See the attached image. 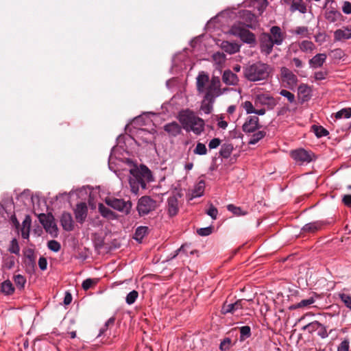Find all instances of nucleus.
Masks as SVG:
<instances>
[{
	"mask_svg": "<svg viewBox=\"0 0 351 351\" xmlns=\"http://www.w3.org/2000/svg\"><path fill=\"white\" fill-rule=\"evenodd\" d=\"M222 80L227 85L235 86L239 82V77L230 70H226L223 71Z\"/></svg>",
	"mask_w": 351,
	"mask_h": 351,
	"instance_id": "nucleus-21",
	"label": "nucleus"
},
{
	"mask_svg": "<svg viewBox=\"0 0 351 351\" xmlns=\"http://www.w3.org/2000/svg\"><path fill=\"white\" fill-rule=\"evenodd\" d=\"M239 17L241 20L239 23H242L244 27L247 28H254L256 27L257 23L256 16L251 11L247 10H241L239 12Z\"/></svg>",
	"mask_w": 351,
	"mask_h": 351,
	"instance_id": "nucleus-11",
	"label": "nucleus"
},
{
	"mask_svg": "<svg viewBox=\"0 0 351 351\" xmlns=\"http://www.w3.org/2000/svg\"><path fill=\"white\" fill-rule=\"evenodd\" d=\"M1 291L5 295H11L14 291L12 283L10 280H5L1 284Z\"/></svg>",
	"mask_w": 351,
	"mask_h": 351,
	"instance_id": "nucleus-34",
	"label": "nucleus"
},
{
	"mask_svg": "<svg viewBox=\"0 0 351 351\" xmlns=\"http://www.w3.org/2000/svg\"><path fill=\"white\" fill-rule=\"evenodd\" d=\"M320 327V323L317 321L311 322L302 327L303 330H307L309 333H313L315 330H318Z\"/></svg>",
	"mask_w": 351,
	"mask_h": 351,
	"instance_id": "nucleus-41",
	"label": "nucleus"
},
{
	"mask_svg": "<svg viewBox=\"0 0 351 351\" xmlns=\"http://www.w3.org/2000/svg\"><path fill=\"white\" fill-rule=\"evenodd\" d=\"M99 210L101 215L104 217L110 218L113 215V213L101 204L99 205Z\"/></svg>",
	"mask_w": 351,
	"mask_h": 351,
	"instance_id": "nucleus-49",
	"label": "nucleus"
},
{
	"mask_svg": "<svg viewBox=\"0 0 351 351\" xmlns=\"http://www.w3.org/2000/svg\"><path fill=\"white\" fill-rule=\"evenodd\" d=\"M269 37L271 39L274 43L276 45H280L285 40V34L282 32L280 27L278 26H273L270 29Z\"/></svg>",
	"mask_w": 351,
	"mask_h": 351,
	"instance_id": "nucleus-18",
	"label": "nucleus"
},
{
	"mask_svg": "<svg viewBox=\"0 0 351 351\" xmlns=\"http://www.w3.org/2000/svg\"><path fill=\"white\" fill-rule=\"evenodd\" d=\"M280 76L282 82L287 84L289 88L295 87L298 84L297 76L288 68L282 66L280 69Z\"/></svg>",
	"mask_w": 351,
	"mask_h": 351,
	"instance_id": "nucleus-12",
	"label": "nucleus"
},
{
	"mask_svg": "<svg viewBox=\"0 0 351 351\" xmlns=\"http://www.w3.org/2000/svg\"><path fill=\"white\" fill-rule=\"evenodd\" d=\"M221 47L229 54H233L239 51V46L237 44L228 41H223L221 44Z\"/></svg>",
	"mask_w": 351,
	"mask_h": 351,
	"instance_id": "nucleus-30",
	"label": "nucleus"
},
{
	"mask_svg": "<svg viewBox=\"0 0 351 351\" xmlns=\"http://www.w3.org/2000/svg\"><path fill=\"white\" fill-rule=\"evenodd\" d=\"M266 135V132L264 131H258L257 132H255L252 134L251 136L248 143L250 145H255L260 140L263 138Z\"/></svg>",
	"mask_w": 351,
	"mask_h": 351,
	"instance_id": "nucleus-37",
	"label": "nucleus"
},
{
	"mask_svg": "<svg viewBox=\"0 0 351 351\" xmlns=\"http://www.w3.org/2000/svg\"><path fill=\"white\" fill-rule=\"evenodd\" d=\"M197 232L200 236H203V237L208 236L212 233V228L211 227L202 228L198 229Z\"/></svg>",
	"mask_w": 351,
	"mask_h": 351,
	"instance_id": "nucleus-58",
	"label": "nucleus"
},
{
	"mask_svg": "<svg viewBox=\"0 0 351 351\" xmlns=\"http://www.w3.org/2000/svg\"><path fill=\"white\" fill-rule=\"evenodd\" d=\"M25 265L26 270L32 271L36 267V257L34 252L32 250H29L25 254Z\"/></svg>",
	"mask_w": 351,
	"mask_h": 351,
	"instance_id": "nucleus-22",
	"label": "nucleus"
},
{
	"mask_svg": "<svg viewBox=\"0 0 351 351\" xmlns=\"http://www.w3.org/2000/svg\"><path fill=\"white\" fill-rule=\"evenodd\" d=\"M276 104L277 101L275 98L268 94H258L254 97V105L256 106H266L268 109L271 110Z\"/></svg>",
	"mask_w": 351,
	"mask_h": 351,
	"instance_id": "nucleus-9",
	"label": "nucleus"
},
{
	"mask_svg": "<svg viewBox=\"0 0 351 351\" xmlns=\"http://www.w3.org/2000/svg\"><path fill=\"white\" fill-rule=\"evenodd\" d=\"M181 197L179 193L170 195L167 201V210L170 217L176 216L179 211L180 203L178 199Z\"/></svg>",
	"mask_w": 351,
	"mask_h": 351,
	"instance_id": "nucleus-13",
	"label": "nucleus"
},
{
	"mask_svg": "<svg viewBox=\"0 0 351 351\" xmlns=\"http://www.w3.org/2000/svg\"><path fill=\"white\" fill-rule=\"evenodd\" d=\"M342 11L344 14H351V3L349 1H344L342 6Z\"/></svg>",
	"mask_w": 351,
	"mask_h": 351,
	"instance_id": "nucleus-64",
	"label": "nucleus"
},
{
	"mask_svg": "<svg viewBox=\"0 0 351 351\" xmlns=\"http://www.w3.org/2000/svg\"><path fill=\"white\" fill-rule=\"evenodd\" d=\"M97 282V279L88 278L83 281L82 287L84 290L86 291L89 289L91 287L96 285Z\"/></svg>",
	"mask_w": 351,
	"mask_h": 351,
	"instance_id": "nucleus-52",
	"label": "nucleus"
},
{
	"mask_svg": "<svg viewBox=\"0 0 351 351\" xmlns=\"http://www.w3.org/2000/svg\"><path fill=\"white\" fill-rule=\"evenodd\" d=\"M291 33L293 35L299 36L300 38H309V30L306 26H298L291 30Z\"/></svg>",
	"mask_w": 351,
	"mask_h": 351,
	"instance_id": "nucleus-32",
	"label": "nucleus"
},
{
	"mask_svg": "<svg viewBox=\"0 0 351 351\" xmlns=\"http://www.w3.org/2000/svg\"><path fill=\"white\" fill-rule=\"evenodd\" d=\"M317 335L319 336L322 339H325L328 337V333L326 330V326L320 323V327H319L317 330Z\"/></svg>",
	"mask_w": 351,
	"mask_h": 351,
	"instance_id": "nucleus-57",
	"label": "nucleus"
},
{
	"mask_svg": "<svg viewBox=\"0 0 351 351\" xmlns=\"http://www.w3.org/2000/svg\"><path fill=\"white\" fill-rule=\"evenodd\" d=\"M339 297L344 305L351 310V295L343 293H339Z\"/></svg>",
	"mask_w": 351,
	"mask_h": 351,
	"instance_id": "nucleus-47",
	"label": "nucleus"
},
{
	"mask_svg": "<svg viewBox=\"0 0 351 351\" xmlns=\"http://www.w3.org/2000/svg\"><path fill=\"white\" fill-rule=\"evenodd\" d=\"M9 251L14 254H19L20 247L16 239H14L11 241L10 245L9 247Z\"/></svg>",
	"mask_w": 351,
	"mask_h": 351,
	"instance_id": "nucleus-50",
	"label": "nucleus"
},
{
	"mask_svg": "<svg viewBox=\"0 0 351 351\" xmlns=\"http://www.w3.org/2000/svg\"><path fill=\"white\" fill-rule=\"evenodd\" d=\"M38 218L47 232L51 234L57 232L58 228L54 222L53 217L51 215L40 214Z\"/></svg>",
	"mask_w": 351,
	"mask_h": 351,
	"instance_id": "nucleus-14",
	"label": "nucleus"
},
{
	"mask_svg": "<svg viewBox=\"0 0 351 351\" xmlns=\"http://www.w3.org/2000/svg\"><path fill=\"white\" fill-rule=\"evenodd\" d=\"M206 214L208 215L213 219H216L218 210L215 206L211 205L206 211Z\"/></svg>",
	"mask_w": 351,
	"mask_h": 351,
	"instance_id": "nucleus-59",
	"label": "nucleus"
},
{
	"mask_svg": "<svg viewBox=\"0 0 351 351\" xmlns=\"http://www.w3.org/2000/svg\"><path fill=\"white\" fill-rule=\"evenodd\" d=\"M313 154L311 152H308L304 149H298L291 152V156L292 158L300 164H303L304 162L308 163L310 162L313 158Z\"/></svg>",
	"mask_w": 351,
	"mask_h": 351,
	"instance_id": "nucleus-10",
	"label": "nucleus"
},
{
	"mask_svg": "<svg viewBox=\"0 0 351 351\" xmlns=\"http://www.w3.org/2000/svg\"><path fill=\"white\" fill-rule=\"evenodd\" d=\"M243 108L247 114H252L255 112V108L251 101H246L243 103Z\"/></svg>",
	"mask_w": 351,
	"mask_h": 351,
	"instance_id": "nucleus-56",
	"label": "nucleus"
},
{
	"mask_svg": "<svg viewBox=\"0 0 351 351\" xmlns=\"http://www.w3.org/2000/svg\"><path fill=\"white\" fill-rule=\"evenodd\" d=\"M60 223L62 228L67 232L74 229L75 222L71 213L64 212L60 217Z\"/></svg>",
	"mask_w": 351,
	"mask_h": 351,
	"instance_id": "nucleus-19",
	"label": "nucleus"
},
{
	"mask_svg": "<svg viewBox=\"0 0 351 351\" xmlns=\"http://www.w3.org/2000/svg\"><path fill=\"white\" fill-rule=\"evenodd\" d=\"M129 184L131 191L136 195L140 189H145L147 184L153 180L151 171L145 166H134L130 169Z\"/></svg>",
	"mask_w": 351,
	"mask_h": 351,
	"instance_id": "nucleus-2",
	"label": "nucleus"
},
{
	"mask_svg": "<svg viewBox=\"0 0 351 351\" xmlns=\"http://www.w3.org/2000/svg\"><path fill=\"white\" fill-rule=\"evenodd\" d=\"M233 149L234 147L232 143H223L221 147L219 154L223 158H228L230 156Z\"/></svg>",
	"mask_w": 351,
	"mask_h": 351,
	"instance_id": "nucleus-31",
	"label": "nucleus"
},
{
	"mask_svg": "<svg viewBox=\"0 0 351 351\" xmlns=\"http://www.w3.org/2000/svg\"><path fill=\"white\" fill-rule=\"evenodd\" d=\"M233 306L230 304L224 303L221 308V313L223 314L232 313Z\"/></svg>",
	"mask_w": 351,
	"mask_h": 351,
	"instance_id": "nucleus-62",
	"label": "nucleus"
},
{
	"mask_svg": "<svg viewBox=\"0 0 351 351\" xmlns=\"http://www.w3.org/2000/svg\"><path fill=\"white\" fill-rule=\"evenodd\" d=\"M148 228L146 226H139L136 228L134 239L138 241H141L147 234Z\"/></svg>",
	"mask_w": 351,
	"mask_h": 351,
	"instance_id": "nucleus-35",
	"label": "nucleus"
},
{
	"mask_svg": "<svg viewBox=\"0 0 351 351\" xmlns=\"http://www.w3.org/2000/svg\"><path fill=\"white\" fill-rule=\"evenodd\" d=\"M327 74L326 71H317L314 73V77L315 80H323L326 78Z\"/></svg>",
	"mask_w": 351,
	"mask_h": 351,
	"instance_id": "nucleus-63",
	"label": "nucleus"
},
{
	"mask_svg": "<svg viewBox=\"0 0 351 351\" xmlns=\"http://www.w3.org/2000/svg\"><path fill=\"white\" fill-rule=\"evenodd\" d=\"M14 282L17 288L20 290H22L25 287V285L26 283V278L24 276H22L21 274L14 275Z\"/></svg>",
	"mask_w": 351,
	"mask_h": 351,
	"instance_id": "nucleus-38",
	"label": "nucleus"
},
{
	"mask_svg": "<svg viewBox=\"0 0 351 351\" xmlns=\"http://www.w3.org/2000/svg\"><path fill=\"white\" fill-rule=\"evenodd\" d=\"M260 127L258 117L250 116L243 125V130L245 133H252L255 132Z\"/></svg>",
	"mask_w": 351,
	"mask_h": 351,
	"instance_id": "nucleus-16",
	"label": "nucleus"
},
{
	"mask_svg": "<svg viewBox=\"0 0 351 351\" xmlns=\"http://www.w3.org/2000/svg\"><path fill=\"white\" fill-rule=\"evenodd\" d=\"M274 45L270 37H269V34H264L262 36L261 40V49L262 52L267 55L269 54L272 51Z\"/></svg>",
	"mask_w": 351,
	"mask_h": 351,
	"instance_id": "nucleus-20",
	"label": "nucleus"
},
{
	"mask_svg": "<svg viewBox=\"0 0 351 351\" xmlns=\"http://www.w3.org/2000/svg\"><path fill=\"white\" fill-rule=\"evenodd\" d=\"M138 296V291L133 290L130 291L125 298V302L128 304H132L135 302Z\"/></svg>",
	"mask_w": 351,
	"mask_h": 351,
	"instance_id": "nucleus-48",
	"label": "nucleus"
},
{
	"mask_svg": "<svg viewBox=\"0 0 351 351\" xmlns=\"http://www.w3.org/2000/svg\"><path fill=\"white\" fill-rule=\"evenodd\" d=\"M351 117V108H343L335 113L336 119L346 118L348 119Z\"/></svg>",
	"mask_w": 351,
	"mask_h": 351,
	"instance_id": "nucleus-45",
	"label": "nucleus"
},
{
	"mask_svg": "<svg viewBox=\"0 0 351 351\" xmlns=\"http://www.w3.org/2000/svg\"><path fill=\"white\" fill-rule=\"evenodd\" d=\"M324 225V223L322 221L311 222L304 225L302 228V231L303 232L314 233L321 230Z\"/></svg>",
	"mask_w": 351,
	"mask_h": 351,
	"instance_id": "nucleus-25",
	"label": "nucleus"
},
{
	"mask_svg": "<svg viewBox=\"0 0 351 351\" xmlns=\"http://www.w3.org/2000/svg\"><path fill=\"white\" fill-rule=\"evenodd\" d=\"M247 28V27H244L242 23H235L230 27V33L239 37L245 43H253L255 42L254 34Z\"/></svg>",
	"mask_w": 351,
	"mask_h": 351,
	"instance_id": "nucleus-6",
	"label": "nucleus"
},
{
	"mask_svg": "<svg viewBox=\"0 0 351 351\" xmlns=\"http://www.w3.org/2000/svg\"><path fill=\"white\" fill-rule=\"evenodd\" d=\"M334 36L337 40L350 39L351 38V29L343 28L337 29L334 33Z\"/></svg>",
	"mask_w": 351,
	"mask_h": 351,
	"instance_id": "nucleus-27",
	"label": "nucleus"
},
{
	"mask_svg": "<svg viewBox=\"0 0 351 351\" xmlns=\"http://www.w3.org/2000/svg\"><path fill=\"white\" fill-rule=\"evenodd\" d=\"M231 339L229 337L225 338L220 343L219 348L222 351H226L230 348Z\"/></svg>",
	"mask_w": 351,
	"mask_h": 351,
	"instance_id": "nucleus-54",
	"label": "nucleus"
},
{
	"mask_svg": "<svg viewBox=\"0 0 351 351\" xmlns=\"http://www.w3.org/2000/svg\"><path fill=\"white\" fill-rule=\"evenodd\" d=\"M207 152L208 150L206 145L200 142H198L197 143L196 147L193 149L194 154L200 156L206 155L207 154Z\"/></svg>",
	"mask_w": 351,
	"mask_h": 351,
	"instance_id": "nucleus-42",
	"label": "nucleus"
},
{
	"mask_svg": "<svg viewBox=\"0 0 351 351\" xmlns=\"http://www.w3.org/2000/svg\"><path fill=\"white\" fill-rule=\"evenodd\" d=\"M221 144V140L218 138H213L208 143V147L210 149H215L218 147Z\"/></svg>",
	"mask_w": 351,
	"mask_h": 351,
	"instance_id": "nucleus-60",
	"label": "nucleus"
},
{
	"mask_svg": "<svg viewBox=\"0 0 351 351\" xmlns=\"http://www.w3.org/2000/svg\"><path fill=\"white\" fill-rule=\"evenodd\" d=\"M279 93L280 95L286 97L290 103H293L295 101V95L292 93L285 89H282Z\"/></svg>",
	"mask_w": 351,
	"mask_h": 351,
	"instance_id": "nucleus-53",
	"label": "nucleus"
},
{
	"mask_svg": "<svg viewBox=\"0 0 351 351\" xmlns=\"http://www.w3.org/2000/svg\"><path fill=\"white\" fill-rule=\"evenodd\" d=\"M337 351H350V342L348 339L341 341L337 348Z\"/></svg>",
	"mask_w": 351,
	"mask_h": 351,
	"instance_id": "nucleus-55",
	"label": "nucleus"
},
{
	"mask_svg": "<svg viewBox=\"0 0 351 351\" xmlns=\"http://www.w3.org/2000/svg\"><path fill=\"white\" fill-rule=\"evenodd\" d=\"M271 71V66L261 62L248 64L243 68L244 77L248 81L254 82L267 80Z\"/></svg>",
	"mask_w": 351,
	"mask_h": 351,
	"instance_id": "nucleus-4",
	"label": "nucleus"
},
{
	"mask_svg": "<svg viewBox=\"0 0 351 351\" xmlns=\"http://www.w3.org/2000/svg\"><path fill=\"white\" fill-rule=\"evenodd\" d=\"M315 302V299L311 297L308 299L302 300L300 302L295 303L289 307L291 310H295L298 308H304L313 304Z\"/></svg>",
	"mask_w": 351,
	"mask_h": 351,
	"instance_id": "nucleus-33",
	"label": "nucleus"
},
{
	"mask_svg": "<svg viewBox=\"0 0 351 351\" xmlns=\"http://www.w3.org/2000/svg\"><path fill=\"white\" fill-rule=\"evenodd\" d=\"M325 17L328 22L335 23L341 19V14L339 11L332 8L331 10L326 12Z\"/></svg>",
	"mask_w": 351,
	"mask_h": 351,
	"instance_id": "nucleus-29",
	"label": "nucleus"
},
{
	"mask_svg": "<svg viewBox=\"0 0 351 351\" xmlns=\"http://www.w3.org/2000/svg\"><path fill=\"white\" fill-rule=\"evenodd\" d=\"M282 5H289L291 12L299 11L300 13L306 12V6L302 0H281Z\"/></svg>",
	"mask_w": 351,
	"mask_h": 351,
	"instance_id": "nucleus-15",
	"label": "nucleus"
},
{
	"mask_svg": "<svg viewBox=\"0 0 351 351\" xmlns=\"http://www.w3.org/2000/svg\"><path fill=\"white\" fill-rule=\"evenodd\" d=\"M325 53H317L309 60V66L311 68L316 69L322 66L326 60Z\"/></svg>",
	"mask_w": 351,
	"mask_h": 351,
	"instance_id": "nucleus-24",
	"label": "nucleus"
},
{
	"mask_svg": "<svg viewBox=\"0 0 351 351\" xmlns=\"http://www.w3.org/2000/svg\"><path fill=\"white\" fill-rule=\"evenodd\" d=\"M212 58L217 65L221 66L225 62L226 57L223 53L216 52L213 55Z\"/></svg>",
	"mask_w": 351,
	"mask_h": 351,
	"instance_id": "nucleus-39",
	"label": "nucleus"
},
{
	"mask_svg": "<svg viewBox=\"0 0 351 351\" xmlns=\"http://www.w3.org/2000/svg\"><path fill=\"white\" fill-rule=\"evenodd\" d=\"M178 119L183 128L187 132L191 131L195 134L199 135L204 130V120L190 110L180 112Z\"/></svg>",
	"mask_w": 351,
	"mask_h": 351,
	"instance_id": "nucleus-3",
	"label": "nucleus"
},
{
	"mask_svg": "<svg viewBox=\"0 0 351 351\" xmlns=\"http://www.w3.org/2000/svg\"><path fill=\"white\" fill-rule=\"evenodd\" d=\"M164 130L171 136H176L180 134L181 126L176 121H172L164 125Z\"/></svg>",
	"mask_w": 351,
	"mask_h": 351,
	"instance_id": "nucleus-23",
	"label": "nucleus"
},
{
	"mask_svg": "<svg viewBox=\"0 0 351 351\" xmlns=\"http://www.w3.org/2000/svg\"><path fill=\"white\" fill-rule=\"evenodd\" d=\"M106 203L112 208L128 214L130 211L132 204L128 201H125L122 199H117L114 197H108L106 199Z\"/></svg>",
	"mask_w": 351,
	"mask_h": 351,
	"instance_id": "nucleus-7",
	"label": "nucleus"
},
{
	"mask_svg": "<svg viewBox=\"0 0 351 351\" xmlns=\"http://www.w3.org/2000/svg\"><path fill=\"white\" fill-rule=\"evenodd\" d=\"M298 92L300 95H302L304 100H307L309 99L311 89L308 85L304 84H301L298 87Z\"/></svg>",
	"mask_w": 351,
	"mask_h": 351,
	"instance_id": "nucleus-40",
	"label": "nucleus"
},
{
	"mask_svg": "<svg viewBox=\"0 0 351 351\" xmlns=\"http://www.w3.org/2000/svg\"><path fill=\"white\" fill-rule=\"evenodd\" d=\"M312 130L317 138L326 136L329 134L328 131L321 125H314L312 126Z\"/></svg>",
	"mask_w": 351,
	"mask_h": 351,
	"instance_id": "nucleus-36",
	"label": "nucleus"
},
{
	"mask_svg": "<svg viewBox=\"0 0 351 351\" xmlns=\"http://www.w3.org/2000/svg\"><path fill=\"white\" fill-rule=\"evenodd\" d=\"M227 208L229 211L232 212L237 216H242L247 214L246 211H243L240 207L235 206L233 204L228 205Z\"/></svg>",
	"mask_w": 351,
	"mask_h": 351,
	"instance_id": "nucleus-46",
	"label": "nucleus"
},
{
	"mask_svg": "<svg viewBox=\"0 0 351 351\" xmlns=\"http://www.w3.org/2000/svg\"><path fill=\"white\" fill-rule=\"evenodd\" d=\"M298 46L301 51L306 53H312L316 49L315 45L308 40L298 42Z\"/></svg>",
	"mask_w": 351,
	"mask_h": 351,
	"instance_id": "nucleus-26",
	"label": "nucleus"
},
{
	"mask_svg": "<svg viewBox=\"0 0 351 351\" xmlns=\"http://www.w3.org/2000/svg\"><path fill=\"white\" fill-rule=\"evenodd\" d=\"M47 247L50 250L55 252H58L61 248V245H60V243L56 240H51V241H48Z\"/></svg>",
	"mask_w": 351,
	"mask_h": 351,
	"instance_id": "nucleus-51",
	"label": "nucleus"
},
{
	"mask_svg": "<svg viewBox=\"0 0 351 351\" xmlns=\"http://www.w3.org/2000/svg\"><path fill=\"white\" fill-rule=\"evenodd\" d=\"M88 207L85 202H81L76 205L74 209L75 218L77 222L82 224L87 217Z\"/></svg>",
	"mask_w": 351,
	"mask_h": 351,
	"instance_id": "nucleus-17",
	"label": "nucleus"
},
{
	"mask_svg": "<svg viewBox=\"0 0 351 351\" xmlns=\"http://www.w3.org/2000/svg\"><path fill=\"white\" fill-rule=\"evenodd\" d=\"M156 208V202L148 196H143L139 199L137 210L140 215H145Z\"/></svg>",
	"mask_w": 351,
	"mask_h": 351,
	"instance_id": "nucleus-8",
	"label": "nucleus"
},
{
	"mask_svg": "<svg viewBox=\"0 0 351 351\" xmlns=\"http://www.w3.org/2000/svg\"><path fill=\"white\" fill-rule=\"evenodd\" d=\"M221 80L218 76L209 75L204 71L199 72L196 77V88L197 92L203 93L204 101L213 104L215 99L223 94L227 89L221 88Z\"/></svg>",
	"mask_w": 351,
	"mask_h": 351,
	"instance_id": "nucleus-1",
	"label": "nucleus"
},
{
	"mask_svg": "<svg viewBox=\"0 0 351 351\" xmlns=\"http://www.w3.org/2000/svg\"><path fill=\"white\" fill-rule=\"evenodd\" d=\"M251 336V328L248 326L240 328V341H244Z\"/></svg>",
	"mask_w": 351,
	"mask_h": 351,
	"instance_id": "nucleus-44",
	"label": "nucleus"
},
{
	"mask_svg": "<svg viewBox=\"0 0 351 351\" xmlns=\"http://www.w3.org/2000/svg\"><path fill=\"white\" fill-rule=\"evenodd\" d=\"M247 28V27H244L242 23H235L230 27V33L239 37L245 43H253L255 42L254 34Z\"/></svg>",
	"mask_w": 351,
	"mask_h": 351,
	"instance_id": "nucleus-5",
	"label": "nucleus"
},
{
	"mask_svg": "<svg viewBox=\"0 0 351 351\" xmlns=\"http://www.w3.org/2000/svg\"><path fill=\"white\" fill-rule=\"evenodd\" d=\"M231 305L233 306V308H232V314H235L238 310L242 309L243 308L242 300H237L234 303H231Z\"/></svg>",
	"mask_w": 351,
	"mask_h": 351,
	"instance_id": "nucleus-61",
	"label": "nucleus"
},
{
	"mask_svg": "<svg viewBox=\"0 0 351 351\" xmlns=\"http://www.w3.org/2000/svg\"><path fill=\"white\" fill-rule=\"evenodd\" d=\"M205 188V182L204 180H200L192 190L191 193V197L189 199H193L196 197H199L204 194Z\"/></svg>",
	"mask_w": 351,
	"mask_h": 351,
	"instance_id": "nucleus-28",
	"label": "nucleus"
},
{
	"mask_svg": "<svg viewBox=\"0 0 351 351\" xmlns=\"http://www.w3.org/2000/svg\"><path fill=\"white\" fill-rule=\"evenodd\" d=\"M253 6L257 8L259 14H261L267 6V0H254Z\"/></svg>",
	"mask_w": 351,
	"mask_h": 351,
	"instance_id": "nucleus-43",
	"label": "nucleus"
}]
</instances>
